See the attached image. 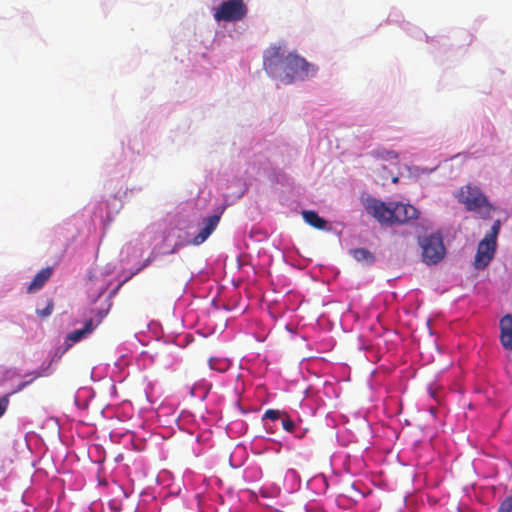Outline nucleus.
<instances>
[{
    "mask_svg": "<svg viewBox=\"0 0 512 512\" xmlns=\"http://www.w3.org/2000/svg\"><path fill=\"white\" fill-rule=\"evenodd\" d=\"M263 65L266 72L284 84L296 80L303 81L316 74L317 68L297 53L285 54L281 46H271L264 54Z\"/></svg>",
    "mask_w": 512,
    "mask_h": 512,
    "instance_id": "f257e3e1",
    "label": "nucleus"
},
{
    "mask_svg": "<svg viewBox=\"0 0 512 512\" xmlns=\"http://www.w3.org/2000/svg\"><path fill=\"white\" fill-rule=\"evenodd\" d=\"M366 212L383 225H399L417 219L418 210L402 202H383L373 197H368L363 202Z\"/></svg>",
    "mask_w": 512,
    "mask_h": 512,
    "instance_id": "f03ea898",
    "label": "nucleus"
},
{
    "mask_svg": "<svg viewBox=\"0 0 512 512\" xmlns=\"http://www.w3.org/2000/svg\"><path fill=\"white\" fill-rule=\"evenodd\" d=\"M456 197L467 211L479 215L482 219L491 217L494 208L479 187L471 184L465 185L459 189Z\"/></svg>",
    "mask_w": 512,
    "mask_h": 512,
    "instance_id": "7ed1b4c3",
    "label": "nucleus"
},
{
    "mask_svg": "<svg viewBox=\"0 0 512 512\" xmlns=\"http://www.w3.org/2000/svg\"><path fill=\"white\" fill-rule=\"evenodd\" d=\"M418 244L421 248L422 261L427 265L438 264L446 255L443 238L439 232L420 236Z\"/></svg>",
    "mask_w": 512,
    "mask_h": 512,
    "instance_id": "20e7f679",
    "label": "nucleus"
},
{
    "mask_svg": "<svg viewBox=\"0 0 512 512\" xmlns=\"http://www.w3.org/2000/svg\"><path fill=\"white\" fill-rule=\"evenodd\" d=\"M246 14L247 7L243 0H228L215 9L213 16L218 22H234L242 20Z\"/></svg>",
    "mask_w": 512,
    "mask_h": 512,
    "instance_id": "39448f33",
    "label": "nucleus"
},
{
    "mask_svg": "<svg viewBox=\"0 0 512 512\" xmlns=\"http://www.w3.org/2000/svg\"><path fill=\"white\" fill-rule=\"evenodd\" d=\"M496 247V244H492L485 239L479 242L474 258V266L476 269H485L490 264L494 258Z\"/></svg>",
    "mask_w": 512,
    "mask_h": 512,
    "instance_id": "423d86ee",
    "label": "nucleus"
},
{
    "mask_svg": "<svg viewBox=\"0 0 512 512\" xmlns=\"http://www.w3.org/2000/svg\"><path fill=\"white\" fill-rule=\"evenodd\" d=\"M220 219H221V216L219 214L205 217L202 220L201 229L193 237V239L190 241V243L195 246H198V245L204 243L209 238V236L215 231V229L217 228V226L220 222Z\"/></svg>",
    "mask_w": 512,
    "mask_h": 512,
    "instance_id": "0eeeda50",
    "label": "nucleus"
},
{
    "mask_svg": "<svg viewBox=\"0 0 512 512\" xmlns=\"http://www.w3.org/2000/svg\"><path fill=\"white\" fill-rule=\"evenodd\" d=\"M500 342L507 350H512V315L506 314L500 320Z\"/></svg>",
    "mask_w": 512,
    "mask_h": 512,
    "instance_id": "6e6552de",
    "label": "nucleus"
},
{
    "mask_svg": "<svg viewBox=\"0 0 512 512\" xmlns=\"http://www.w3.org/2000/svg\"><path fill=\"white\" fill-rule=\"evenodd\" d=\"M52 272H53V270L51 267H46V268L41 269L35 275L32 282L28 286L27 292L33 293L37 290H40L45 285V283L50 279V277L52 276Z\"/></svg>",
    "mask_w": 512,
    "mask_h": 512,
    "instance_id": "1a4fd4ad",
    "label": "nucleus"
},
{
    "mask_svg": "<svg viewBox=\"0 0 512 512\" xmlns=\"http://www.w3.org/2000/svg\"><path fill=\"white\" fill-rule=\"evenodd\" d=\"M304 220L314 228L325 229L327 222L325 219L320 217L315 211L304 210L302 212Z\"/></svg>",
    "mask_w": 512,
    "mask_h": 512,
    "instance_id": "9d476101",
    "label": "nucleus"
},
{
    "mask_svg": "<svg viewBox=\"0 0 512 512\" xmlns=\"http://www.w3.org/2000/svg\"><path fill=\"white\" fill-rule=\"evenodd\" d=\"M351 254L358 262L372 264L375 261L374 255L366 248L353 249Z\"/></svg>",
    "mask_w": 512,
    "mask_h": 512,
    "instance_id": "9b49d317",
    "label": "nucleus"
},
{
    "mask_svg": "<svg viewBox=\"0 0 512 512\" xmlns=\"http://www.w3.org/2000/svg\"><path fill=\"white\" fill-rule=\"evenodd\" d=\"M43 376V374L39 371H33L30 373H27L25 377H30V381H22L20 382L16 389L14 390V393L22 391L24 388H26L28 385H30L32 382H34L37 378Z\"/></svg>",
    "mask_w": 512,
    "mask_h": 512,
    "instance_id": "f8f14e48",
    "label": "nucleus"
},
{
    "mask_svg": "<svg viewBox=\"0 0 512 512\" xmlns=\"http://www.w3.org/2000/svg\"><path fill=\"white\" fill-rule=\"evenodd\" d=\"M500 232V221L497 220L492 225L490 231L485 235L483 239L497 245V237Z\"/></svg>",
    "mask_w": 512,
    "mask_h": 512,
    "instance_id": "ddd939ff",
    "label": "nucleus"
},
{
    "mask_svg": "<svg viewBox=\"0 0 512 512\" xmlns=\"http://www.w3.org/2000/svg\"><path fill=\"white\" fill-rule=\"evenodd\" d=\"M209 366L213 370L224 372V371L227 370L229 365H228V363L226 361H223V360L218 359V358L211 357L209 359Z\"/></svg>",
    "mask_w": 512,
    "mask_h": 512,
    "instance_id": "4468645a",
    "label": "nucleus"
},
{
    "mask_svg": "<svg viewBox=\"0 0 512 512\" xmlns=\"http://www.w3.org/2000/svg\"><path fill=\"white\" fill-rule=\"evenodd\" d=\"M87 335L88 334L84 331V329H77L67 335V340L71 341L72 343H76L85 338Z\"/></svg>",
    "mask_w": 512,
    "mask_h": 512,
    "instance_id": "2eb2a0df",
    "label": "nucleus"
},
{
    "mask_svg": "<svg viewBox=\"0 0 512 512\" xmlns=\"http://www.w3.org/2000/svg\"><path fill=\"white\" fill-rule=\"evenodd\" d=\"M283 416H286L285 411L275 410V409H268L265 411L263 419H269V420H277L279 418L282 419Z\"/></svg>",
    "mask_w": 512,
    "mask_h": 512,
    "instance_id": "dca6fc26",
    "label": "nucleus"
},
{
    "mask_svg": "<svg viewBox=\"0 0 512 512\" xmlns=\"http://www.w3.org/2000/svg\"><path fill=\"white\" fill-rule=\"evenodd\" d=\"M53 309H54V302L52 299H50L48 302H47V305L45 308L43 309H36V314L41 317V318H46L48 316H50L53 312Z\"/></svg>",
    "mask_w": 512,
    "mask_h": 512,
    "instance_id": "f3484780",
    "label": "nucleus"
},
{
    "mask_svg": "<svg viewBox=\"0 0 512 512\" xmlns=\"http://www.w3.org/2000/svg\"><path fill=\"white\" fill-rule=\"evenodd\" d=\"M282 427L285 431L292 433L295 429L294 421L286 414V416L282 417Z\"/></svg>",
    "mask_w": 512,
    "mask_h": 512,
    "instance_id": "a211bd4d",
    "label": "nucleus"
},
{
    "mask_svg": "<svg viewBox=\"0 0 512 512\" xmlns=\"http://www.w3.org/2000/svg\"><path fill=\"white\" fill-rule=\"evenodd\" d=\"M498 512H512V495L503 500L499 506Z\"/></svg>",
    "mask_w": 512,
    "mask_h": 512,
    "instance_id": "6ab92c4d",
    "label": "nucleus"
},
{
    "mask_svg": "<svg viewBox=\"0 0 512 512\" xmlns=\"http://www.w3.org/2000/svg\"><path fill=\"white\" fill-rule=\"evenodd\" d=\"M9 404L8 395L0 398V417L5 413Z\"/></svg>",
    "mask_w": 512,
    "mask_h": 512,
    "instance_id": "aec40b11",
    "label": "nucleus"
},
{
    "mask_svg": "<svg viewBox=\"0 0 512 512\" xmlns=\"http://www.w3.org/2000/svg\"><path fill=\"white\" fill-rule=\"evenodd\" d=\"M96 326L97 325L94 324L93 320L89 319L85 322L84 327L82 329H84V331L89 335L95 329Z\"/></svg>",
    "mask_w": 512,
    "mask_h": 512,
    "instance_id": "412c9836",
    "label": "nucleus"
},
{
    "mask_svg": "<svg viewBox=\"0 0 512 512\" xmlns=\"http://www.w3.org/2000/svg\"><path fill=\"white\" fill-rule=\"evenodd\" d=\"M382 157L387 159H396L398 155L395 151H386L385 154H382Z\"/></svg>",
    "mask_w": 512,
    "mask_h": 512,
    "instance_id": "4be33fe9",
    "label": "nucleus"
},
{
    "mask_svg": "<svg viewBox=\"0 0 512 512\" xmlns=\"http://www.w3.org/2000/svg\"><path fill=\"white\" fill-rule=\"evenodd\" d=\"M106 314H107V311H102V310L98 311V313H97L98 320H97L96 325L101 323V321L106 316Z\"/></svg>",
    "mask_w": 512,
    "mask_h": 512,
    "instance_id": "5701e85b",
    "label": "nucleus"
},
{
    "mask_svg": "<svg viewBox=\"0 0 512 512\" xmlns=\"http://www.w3.org/2000/svg\"><path fill=\"white\" fill-rule=\"evenodd\" d=\"M150 263H151V259L150 258L146 259L144 261V263L142 264V266L138 269V271L143 269V268H145V267H147Z\"/></svg>",
    "mask_w": 512,
    "mask_h": 512,
    "instance_id": "b1692460",
    "label": "nucleus"
},
{
    "mask_svg": "<svg viewBox=\"0 0 512 512\" xmlns=\"http://www.w3.org/2000/svg\"><path fill=\"white\" fill-rule=\"evenodd\" d=\"M305 432H302V433H299V434H296V437L298 438H302L304 436Z\"/></svg>",
    "mask_w": 512,
    "mask_h": 512,
    "instance_id": "393cba45",
    "label": "nucleus"
}]
</instances>
